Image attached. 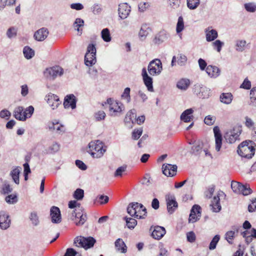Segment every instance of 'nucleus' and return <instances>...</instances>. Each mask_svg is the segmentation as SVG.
Segmentation results:
<instances>
[{"label": "nucleus", "mask_w": 256, "mask_h": 256, "mask_svg": "<svg viewBox=\"0 0 256 256\" xmlns=\"http://www.w3.org/2000/svg\"><path fill=\"white\" fill-rule=\"evenodd\" d=\"M44 74L47 78L54 80L63 74L64 70L59 66H54L46 68Z\"/></svg>", "instance_id": "nucleus-10"}, {"label": "nucleus", "mask_w": 256, "mask_h": 256, "mask_svg": "<svg viewBox=\"0 0 256 256\" xmlns=\"http://www.w3.org/2000/svg\"><path fill=\"white\" fill-rule=\"evenodd\" d=\"M206 38L208 42L214 40L218 37V33L216 30L208 27L205 30Z\"/></svg>", "instance_id": "nucleus-25"}, {"label": "nucleus", "mask_w": 256, "mask_h": 256, "mask_svg": "<svg viewBox=\"0 0 256 256\" xmlns=\"http://www.w3.org/2000/svg\"><path fill=\"white\" fill-rule=\"evenodd\" d=\"M48 31L47 28H42L38 30L34 34L36 40L40 42L44 40L48 36Z\"/></svg>", "instance_id": "nucleus-26"}, {"label": "nucleus", "mask_w": 256, "mask_h": 256, "mask_svg": "<svg viewBox=\"0 0 256 256\" xmlns=\"http://www.w3.org/2000/svg\"><path fill=\"white\" fill-rule=\"evenodd\" d=\"M34 112V108L30 106L27 108L24 112V116H26V120L31 117Z\"/></svg>", "instance_id": "nucleus-58"}, {"label": "nucleus", "mask_w": 256, "mask_h": 256, "mask_svg": "<svg viewBox=\"0 0 256 256\" xmlns=\"http://www.w3.org/2000/svg\"><path fill=\"white\" fill-rule=\"evenodd\" d=\"M102 38L104 42H109L111 40V36L110 30L108 28H106L102 31Z\"/></svg>", "instance_id": "nucleus-44"}, {"label": "nucleus", "mask_w": 256, "mask_h": 256, "mask_svg": "<svg viewBox=\"0 0 256 256\" xmlns=\"http://www.w3.org/2000/svg\"><path fill=\"white\" fill-rule=\"evenodd\" d=\"M49 128L50 130H55L56 132L58 134H62L64 132V126L62 124H59L58 122L54 123L52 122L49 125Z\"/></svg>", "instance_id": "nucleus-35"}, {"label": "nucleus", "mask_w": 256, "mask_h": 256, "mask_svg": "<svg viewBox=\"0 0 256 256\" xmlns=\"http://www.w3.org/2000/svg\"><path fill=\"white\" fill-rule=\"evenodd\" d=\"M126 166H120L116 169L114 174V177H118L122 176V173L124 172L126 170Z\"/></svg>", "instance_id": "nucleus-62"}, {"label": "nucleus", "mask_w": 256, "mask_h": 256, "mask_svg": "<svg viewBox=\"0 0 256 256\" xmlns=\"http://www.w3.org/2000/svg\"><path fill=\"white\" fill-rule=\"evenodd\" d=\"M91 10L94 14H98L102 12V8L101 5L96 4L92 6Z\"/></svg>", "instance_id": "nucleus-60"}, {"label": "nucleus", "mask_w": 256, "mask_h": 256, "mask_svg": "<svg viewBox=\"0 0 256 256\" xmlns=\"http://www.w3.org/2000/svg\"><path fill=\"white\" fill-rule=\"evenodd\" d=\"M200 2V0H187V6L190 10H194L198 6Z\"/></svg>", "instance_id": "nucleus-48"}, {"label": "nucleus", "mask_w": 256, "mask_h": 256, "mask_svg": "<svg viewBox=\"0 0 256 256\" xmlns=\"http://www.w3.org/2000/svg\"><path fill=\"white\" fill-rule=\"evenodd\" d=\"M77 98L74 94L66 95L64 97V106L65 108H70L74 110L76 108Z\"/></svg>", "instance_id": "nucleus-16"}, {"label": "nucleus", "mask_w": 256, "mask_h": 256, "mask_svg": "<svg viewBox=\"0 0 256 256\" xmlns=\"http://www.w3.org/2000/svg\"><path fill=\"white\" fill-rule=\"evenodd\" d=\"M11 220L9 214L4 211L0 212V228L6 230L10 228Z\"/></svg>", "instance_id": "nucleus-13"}, {"label": "nucleus", "mask_w": 256, "mask_h": 256, "mask_svg": "<svg viewBox=\"0 0 256 256\" xmlns=\"http://www.w3.org/2000/svg\"><path fill=\"white\" fill-rule=\"evenodd\" d=\"M70 218L78 226H82L86 221V216L84 214L80 212H76L73 210L72 212Z\"/></svg>", "instance_id": "nucleus-17"}, {"label": "nucleus", "mask_w": 256, "mask_h": 256, "mask_svg": "<svg viewBox=\"0 0 256 256\" xmlns=\"http://www.w3.org/2000/svg\"><path fill=\"white\" fill-rule=\"evenodd\" d=\"M220 199L219 196H214L212 202V204H210L212 212H218L220 210L222 207L220 202Z\"/></svg>", "instance_id": "nucleus-34"}, {"label": "nucleus", "mask_w": 256, "mask_h": 256, "mask_svg": "<svg viewBox=\"0 0 256 256\" xmlns=\"http://www.w3.org/2000/svg\"><path fill=\"white\" fill-rule=\"evenodd\" d=\"M150 6V4L148 2H141L138 4V10L141 12H145Z\"/></svg>", "instance_id": "nucleus-61"}, {"label": "nucleus", "mask_w": 256, "mask_h": 256, "mask_svg": "<svg viewBox=\"0 0 256 256\" xmlns=\"http://www.w3.org/2000/svg\"><path fill=\"white\" fill-rule=\"evenodd\" d=\"M166 233L165 228L160 226H156L152 232V236L156 240L161 239Z\"/></svg>", "instance_id": "nucleus-28"}, {"label": "nucleus", "mask_w": 256, "mask_h": 256, "mask_svg": "<svg viewBox=\"0 0 256 256\" xmlns=\"http://www.w3.org/2000/svg\"><path fill=\"white\" fill-rule=\"evenodd\" d=\"M255 149L251 142H243L238 146L237 152L243 158H250L254 155Z\"/></svg>", "instance_id": "nucleus-3"}, {"label": "nucleus", "mask_w": 256, "mask_h": 256, "mask_svg": "<svg viewBox=\"0 0 256 256\" xmlns=\"http://www.w3.org/2000/svg\"><path fill=\"white\" fill-rule=\"evenodd\" d=\"M130 11L131 8L127 3H122L118 5V14L121 19L124 20L127 18Z\"/></svg>", "instance_id": "nucleus-14"}, {"label": "nucleus", "mask_w": 256, "mask_h": 256, "mask_svg": "<svg viewBox=\"0 0 256 256\" xmlns=\"http://www.w3.org/2000/svg\"><path fill=\"white\" fill-rule=\"evenodd\" d=\"M241 132V128L235 126L226 132L224 134L225 140L230 144L234 143L236 141L240 140V136Z\"/></svg>", "instance_id": "nucleus-7"}, {"label": "nucleus", "mask_w": 256, "mask_h": 256, "mask_svg": "<svg viewBox=\"0 0 256 256\" xmlns=\"http://www.w3.org/2000/svg\"><path fill=\"white\" fill-rule=\"evenodd\" d=\"M220 236L219 235H216L212 240L209 246V249L213 250L216 248L217 244L220 240Z\"/></svg>", "instance_id": "nucleus-54"}, {"label": "nucleus", "mask_w": 256, "mask_h": 256, "mask_svg": "<svg viewBox=\"0 0 256 256\" xmlns=\"http://www.w3.org/2000/svg\"><path fill=\"white\" fill-rule=\"evenodd\" d=\"M220 98L222 103L229 104L232 100L233 96L230 92L222 93L220 96Z\"/></svg>", "instance_id": "nucleus-33"}, {"label": "nucleus", "mask_w": 256, "mask_h": 256, "mask_svg": "<svg viewBox=\"0 0 256 256\" xmlns=\"http://www.w3.org/2000/svg\"><path fill=\"white\" fill-rule=\"evenodd\" d=\"M50 216L53 223L58 224L61 222V215L58 208L53 206L50 208Z\"/></svg>", "instance_id": "nucleus-23"}, {"label": "nucleus", "mask_w": 256, "mask_h": 256, "mask_svg": "<svg viewBox=\"0 0 256 256\" xmlns=\"http://www.w3.org/2000/svg\"><path fill=\"white\" fill-rule=\"evenodd\" d=\"M178 64L180 66H184L186 65L187 62V57L184 54H179L177 58Z\"/></svg>", "instance_id": "nucleus-47"}, {"label": "nucleus", "mask_w": 256, "mask_h": 256, "mask_svg": "<svg viewBox=\"0 0 256 256\" xmlns=\"http://www.w3.org/2000/svg\"><path fill=\"white\" fill-rule=\"evenodd\" d=\"M24 108L22 106H18L14 110V118L20 121H25L26 116L24 114Z\"/></svg>", "instance_id": "nucleus-31"}, {"label": "nucleus", "mask_w": 256, "mask_h": 256, "mask_svg": "<svg viewBox=\"0 0 256 256\" xmlns=\"http://www.w3.org/2000/svg\"><path fill=\"white\" fill-rule=\"evenodd\" d=\"M150 28L146 24H143L138 32V36L141 40H144L148 34Z\"/></svg>", "instance_id": "nucleus-32"}, {"label": "nucleus", "mask_w": 256, "mask_h": 256, "mask_svg": "<svg viewBox=\"0 0 256 256\" xmlns=\"http://www.w3.org/2000/svg\"><path fill=\"white\" fill-rule=\"evenodd\" d=\"M30 219L34 226H38L39 224V220L38 214L36 212H31Z\"/></svg>", "instance_id": "nucleus-55"}, {"label": "nucleus", "mask_w": 256, "mask_h": 256, "mask_svg": "<svg viewBox=\"0 0 256 256\" xmlns=\"http://www.w3.org/2000/svg\"><path fill=\"white\" fill-rule=\"evenodd\" d=\"M23 53L24 57L27 59L32 58L34 55V50L29 46H25L23 50Z\"/></svg>", "instance_id": "nucleus-41"}, {"label": "nucleus", "mask_w": 256, "mask_h": 256, "mask_svg": "<svg viewBox=\"0 0 256 256\" xmlns=\"http://www.w3.org/2000/svg\"><path fill=\"white\" fill-rule=\"evenodd\" d=\"M84 191L82 189L78 188L74 192V197L77 200H81L84 198Z\"/></svg>", "instance_id": "nucleus-57"}, {"label": "nucleus", "mask_w": 256, "mask_h": 256, "mask_svg": "<svg viewBox=\"0 0 256 256\" xmlns=\"http://www.w3.org/2000/svg\"><path fill=\"white\" fill-rule=\"evenodd\" d=\"M87 151L94 158H98L103 156L106 151V148L102 142L96 140L89 143Z\"/></svg>", "instance_id": "nucleus-2"}, {"label": "nucleus", "mask_w": 256, "mask_h": 256, "mask_svg": "<svg viewBox=\"0 0 256 256\" xmlns=\"http://www.w3.org/2000/svg\"><path fill=\"white\" fill-rule=\"evenodd\" d=\"M84 26V20L80 18H76L73 24L74 30L80 33V35L82 34V28H83Z\"/></svg>", "instance_id": "nucleus-36"}, {"label": "nucleus", "mask_w": 256, "mask_h": 256, "mask_svg": "<svg viewBox=\"0 0 256 256\" xmlns=\"http://www.w3.org/2000/svg\"><path fill=\"white\" fill-rule=\"evenodd\" d=\"M246 10L250 12H254L256 10V4L254 2H248L244 4Z\"/></svg>", "instance_id": "nucleus-52"}, {"label": "nucleus", "mask_w": 256, "mask_h": 256, "mask_svg": "<svg viewBox=\"0 0 256 256\" xmlns=\"http://www.w3.org/2000/svg\"><path fill=\"white\" fill-rule=\"evenodd\" d=\"M96 48L93 44H90L84 56V62L86 66H91L96 62Z\"/></svg>", "instance_id": "nucleus-8"}, {"label": "nucleus", "mask_w": 256, "mask_h": 256, "mask_svg": "<svg viewBox=\"0 0 256 256\" xmlns=\"http://www.w3.org/2000/svg\"><path fill=\"white\" fill-rule=\"evenodd\" d=\"M240 228V226H234L232 227L230 230L226 233L224 238L228 244H233V240L238 235Z\"/></svg>", "instance_id": "nucleus-18"}, {"label": "nucleus", "mask_w": 256, "mask_h": 256, "mask_svg": "<svg viewBox=\"0 0 256 256\" xmlns=\"http://www.w3.org/2000/svg\"><path fill=\"white\" fill-rule=\"evenodd\" d=\"M184 29V22L182 16H180L176 24V31L178 34L182 32Z\"/></svg>", "instance_id": "nucleus-50"}, {"label": "nucleus", "mask_w": 256, "mask_h": 256, "mask_svg": "<svg viewBox=\"0 0 256 256\" xmlns=\"http://www.w3.org/2000/svg\"><path fill=\"white\" fill-rule=\"evenodd\" d=\"M20 173V168H16L13 169L10 172V176L12 178L14 182L16 184H18L20 182L19 175Z\"/></svg>", "instance_id": "nucleus-40"}, {"label": "nucleus", "mask_w": 256, "mask_h": 256, "mask_svg": "<svg viewBox=\"0 0 256 256\" xmlns=\"http://www.w3.org/2000/svg\"><path fill=\"white\" fill-rule=\"evenodd\" d=\"M210 148V146L208 142L198 141L192 148V150L196 155H200L204 152L206 156H209L212 158V154L208 151Z\"/></svg>", "instance_id": "nucleus-5"}, {"label": "nucleus", "mask_w": 256, "mask_h": 256, "mask_svg": "<svg viewBox=\"0 0 256 256\" xmlns=\"http://www.w3.org/2000/svg\"><path fill=\"white\" fill-rule=\"evenodd\" d=\"M212 46L214 50L217 52H220L222 50V47L224 46V42L219 40H216L212 43Z\"/></svg>", "instance_id": "nucleus-42"}, {"label": "nucleus", "mask_w": 256, "mask_h": 256, "mask_svg": "<svg viewBox=\"0 0 256 256\" xmlns=\"http://www.w3.org/2000/svg\"><path fill=\"white\" fill-rule=\"evenodd\" d=\"M60 148V145L58 142H54L50 145L48 149V152L50 154H54L58 152Z\"/></svg>", "instance_id": "nucleus-53"}, {"label": "nucleus", "mask_w": 256, "mask_h": 256, "mask_svg": "<svg viewBox=\"0 0 256 256\" xmlns=\"http://www.w3.org/2000/svg\"><path fill=\"white\" fill-rule=\"evenodd\" d=\"M201 216V208L200 206L194 204L190 211L188 220L190 222H195Z\"/></svg>", "instance_id": "nucleus-15"}, {"label": "nucleus", "mask_w": 256, "mask_h": 256, "mask_svg": "<svg viewBox=\"0 0 256 256\" xmlns=\"http://www.w3.org/2000/svg\"><path fill=\"white\" fill-rule=\"evenodd\" d=\"M249 104L256 107V87L253 88L250 91Z\"/></svg>", "instance_id": "nucleus-39"}, {"label": "nucleus", "mask_w": 256, "mask_h": 256, "mask_svg": "<svg viewBox=\"0 0 256 256\" xmlns=\"http://www.w3.org/2000/svg\"><path fill=\"white\" fill-rule=\"evenodd\" d=\"M162 170L165 176H172L176 174L177 166L170 164H164L162 166Z\"/></svg>", "instance_id": "nucleus-21"}, {"label": "nucleus", "mask_w": 256, "mask_h": 256, "mask_svg": "<svg viewBox=\"0 0 256 256\" xmlns=\"http://www.w3.org/2000/svg\"><path fill=\"white\" fill-rule=\"evenodd\" d=\"M106 113L103 110H99L94 114V118L96 121L104 120L106 118Z\"/></svg>", "instance_id": "nucleus-56"}, {"label": "nucleus", "mask_w": 256, "mask_h": 256, "mask_svg": "<svg viewBox=\"0 0 256 256\" xmlns=\"http://www.w3.org/2000/svg\"><path fill=\"white\" fill-rule=\"evenodd\" d=\"M16 35V30L14 28L12 27L8 30L6 36L8 38H12L15 37Z\"/></svg>", "instance_id": "nucleus-63"}, {"label": "nucleus", "mask_w": 256, "mask_h": 256, "mask_svg": "<svg viewBox=\"0 0 256 256\" xmlns=\"http://www.w3.org/2000/svg\"><path fill=\"white\" fill-rule=\"evenodd\" d=\"M194 92L201 98H208L210 96V89L200 84L194 85Z\"/></svg>", "instance_id": "nucleus-11"}, {"label": "nucleus", "mask_w": 256, "mask_h": 256, "mask_svg": "<svg viewBox=\"0 0 256 256\" xmlns=\"http://www.w3.org/2000/svg\"><path fill=\"white\" fill-rule=\"evenodd\" d=\"M124 219L129 228H134L137 224V221L133 218L125 217Z\"/></svg>", "instance_id": "nucleus-51"}, {"label": "nucleus", "mask_w": 256, "mask_h": 256, "mask_svg": "<svg viewBox=\"0 0 256 256\" xmlns=\"http://www.w3.org/2000/svg\"><path fill=\"white\" fill-rule=\"evenodd\" d=\"M249 232L248 230H245L241 232V234L245 238V241L247 244H250L252 240V238L249 235Z\"/></svg>", "instance_id": "nucleus-64"}, {"label": "nucleus", "mask_w": 256, "mask_h": 256, "mask_svg": "<svg viewBox=\"0 0 256 256\" xmlns=\"http://www.w3.org/2000/svg\"><path fill=\"white\" fill-rule=\"evenodd\" d=\"M128 213L136 218H144L146 215V210L144 206L138 202L130 204L127 208Z\"/></svg>", "instance_id": "nucleus-1"}, {"label": "nucleus", "mask_w": 256, "mask_h": 256, "mask_svg": "<svg viewBox=\"0 0 256 256\" xmlns=\"http://www.w3.org/2000/svg\"><path fill=\"white\" fill-rule=\"evenodd\" d=\"M167 210L170 214H172L178 206V202L174 196L168 194L166 196Z\"/></svg>", "instance_id": "nucleus-12"}, {"label": "nucleus", "mask_w": 256, "mask_h": 256, "mask_svg": "<svg viewBox=\"0 0 256 256\" xmlns=\"http://www.w3.org/2000/svg\"><path fill=\"white\" fill-rule=\"evenodd\" d=\"M194 110L192 108L185 110L180 115V118L181 120L184 122H189L192 120L194 118Z\"/></svg>", "instance_id": "nucleus-27"}, {"label": "nucleus", "mask_w": 256, "mask_h": 256, "mask_svg": "<svg viewBox=\"0 0 256 256\" xmlns=\"http://www.w3.org/2000/svg\"><path fill=\"white\" fill-rule=\"evenodd\" d=\"M246 42L244 40H238L236 44V50L238 52H242L244 50Z\"/></svg>", "instance_id": "nucleus-43"}, {"label": "nucleus", "mask_w": 256, "mask_h": 256, "mask_svg": "<svg viewBox=\"0 0 256 256\" xmlns=\"http://www.w3.org/2000/svg\"><path fill=\"white\" fill-rule=\"evenodd\" d=\"M206 72L210 77L216 78L220 74V70L216 66L209 65L206 66Z\"/></svg>", "instance_id": "nucleus-29"}, {"label": "nucleus", "mask_w": 256, "mask_h": 256, "mask_svg": "<svg viewBox=\"0 0 256 256\" xmlns=\"http://www.w3.org/2000/svg\"><path fill=\"white\" fill-rule=\"evenodd\" d=\"M242 184L239 182L232 181L231 183V188L233 192L236 194H240V190Z\"/></svg>", "instance_id": "nucleus-49"}, {"label": "nucleus", "mask_w": 256, "mask_h": 256, "mask_svg": "<svg viewBox=\"0 0 256 256\" xmlns=\"http://www.w3.org/2000/svg\"><path fill=\"white\" fill-rule=\"evenodd\" d=\"M216 118L214 116L208 115L206 116L204 120V123L208 126H212L214 124Z\"/></svg>", "instance_id": "nucleus-59"}, {"label": "nucleus", "mask_w": 256, "mask_h": 256, "mask_svg": "<svg viewBox=\"0 0 256 256\" xmlns=\"http://www.w3.org/2000/svg\"><path fill=\"white\" fill-rule=\"evenodd\" d=\"M136 118V110L135 109H132L127 112L124 120L125 122H131L132 123H134V120Z\"/></svg>", "instance_id": "nucleus-38"}, {"label": "nucleus", "mask_w": 256, "mask_h": 256, "mask_svg": "<svg viewBox=\"0 0 256 256\" xmlns=\"http://www.w3.org/2000/svg\"><path fill=\"white\" fill-rule=\"evenodd\" d=\"M130 91V88H126L121 96L122 98L125 100L128 103H129L131 100Z\"/></svg>", "instance_id": "nucleus-46"}, {"label": "nucleus", "mask_w": 256, "mask_h": 256, "mask_svg": "<svg viewBox=\"0 0 256 256\" xmlns=\"http://www.w3.org/2000/svg\"><path fill=\"white\" fill-rule=\"evenodd\" d=\"M169 38V34L165 30H162L156 34L153 40V42L160 45L166 41Z\"/></svg>", "instance_id": "nucleus-22"}, {"label": "nucleus", "mask_w": 256, "mask_h": 256, "mask_svg": "<svg viewBox=\"0 0 256 256\" xmlns=\"http://www.w3.org/2000/svg\"><path fill=\"white\" fill-rule=\"evenodd\" d=\"M213 130L215 137L216 150L219 152L222 144V134L218 126H214Z\"/></svg>", "instance_id": "nucleus-24"}, {"label": "nucleus", "mask_w": 256, "mask_h": 256, "mask_svg": "<svg viewBox=\"0 0 256 256\" xmlns=\"http://www.w3.org/2000/svg\"><path fill=\"white\" fill-rule=\"evenodd\" d=\"M190 84V81L189 79L182 78L178 81L176 88L182 91H186L188 89Z\"/></svg>", "instance_id": "nucleus-30"}, {"label": "nucleus", "mask_w": 256, "mask_h": 256, "mask_svg": "<svg viewBox=\"0 0 256 256\" xmlns=\"http://www.w3.org/2000/svg\"><path fill=\"white\" fill-rule=\"evenodd\" d=\"M115 246L117 250L122 253L126 252V246L123 240L120 238H118L115 242Z\"/></svg>", "instance_id": "nucleus-37"}, {"label": "nucleus", "mask_w": 256, "mask_h": 256, "mask_svg": "<svg viewBox=\"0 0 256 256\" xmlns=\"http://www.w3.org/2000/svg\"><path fill=\"white\" fill-rule=\"evenodd\" d=\"M162 70V64L160 59L156 58L150 61L148 66V70L150 75L158 76Z\"/></svg>", "instance_id": "nucleus-9"}, {"label": "nucleus", "mask_w": 256, "mask_h": 256, "mask_svg": "<svg viewBox=\"0 0 256 256\" xmlns=\"http://www.w3.org/2000/svg\"><path fill=\"white\" fill-rule=\"evenodd\" d=\"M46 98H47L48 104L52 110L57 108L62 103L58 96L54 94H48Z\"/></svg>", "instance_id": "nucleus-19"}, {"label": "nucleus", "mask_w": 256, "mask_h": 256, "mask_svg": "<svg viewBox=\"0 0 256 256\" xmlns=\"http://www.w3.org/2000/svg\"><path fill=\"white\" fill-rule=\"evenodd\" d=\"M142 76L144 84L146 86L148 90L150 92H154V88L152 86V78L148 75L145 68H143L142 70Z\"/></svg>", "instance_id": "nucleus-20"}, {"label": "nucleus", "mask_w": 256, "mask_h": 256, "mask_svg": "<svg viewBox=\"0 0 256 256\" xmlns=\"http://www.w3.org/2000/svg\"><path fill=\"white\" fill-rule=\"evenodd\" d=\"M252 192V190L250 188L249 185L246 184L245 185H242L240 194H242L244 196H247L250 194Z\"/></svg>", "instance_id": "nucleus-45"}, {"label": "nucleus", "mask_w": 256, "mask_h": 256, "mask_svg": "<svg viewBox=\"0 0 256 256\" xmlns=\"http://www.w3.org/2000/svg\"><path fill=\"white\" fill-rule=\"evenodd\" d=\"M96 242V240L92 237L84 238L83 236H78L74 240V244L78 247H82L84 249L92 247Z\"/></svg>", "instance_id": "nucleus-6"}, {"label": "nucleus", "mask_w": 256, "mask_h": 256, "mask_svg": "<svg viewBox=\"0 0 256 256\" xmlns=\"http://www.w3.org/2000/svg\"><path fill=\"white\" fill-rule=\"evenodd\" d=\"M107 103L108 104L109 114L110 116H118L122 114L124 106L121 102L110 98L107 100Z\"/></svg>", "instance_id": "nucleus-4"}]
</instances>
